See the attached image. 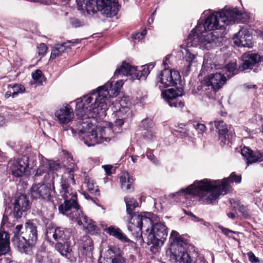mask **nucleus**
I'll use <instances>...</instances> for the list:
<instances>
[{
	"mask_svg": "<svg viewBox=\"0 0 263 263\" xmlns=\"http://www.w3.org/2000/svg\"><path fill=\"white\" fill-rule=\"evenodd\" d=\"M123 85L122 80L115 82L109 81L104 86L76 100V114L79 120L76 128H72L71 132L73 135H84L83 138L88 146L110 140L106 134L110 132V129L92 125L89 118H94L100 111L104 113L108 108V99L117 96Z\"/></svg>",
	"mask_w": 263,
	"mask_h": 263,
	"instance_id": "1",
	"label": "nucleus"
},
{
	"mask_svg": "<svg viewBox=\"0 0 263 263\" xmlns=\"http://www.w3.org/2000/svg\"><path fill=\"white\" fill-rule=\"evenodd\" d=\"M240 181L241 177L232 173L229 178L222 180L204 179L196 181L186 189H182L176 194L185 198H188V196L197 197L201 201L208 204H213L220 194L227 193L231 182L239 183Z\"/></svg>",
	"mask_w": 263,
	"mask_h": 263,
	"instance_id": "2",
	"label": "nucleus"
},
{
	"mask_svg": "<svg viewBox=\"0 0 263 263\" xmlns=\"http://www.w3.org/2000/svg\"><path fill=\"white\" fill-rule=\"evenodd\" d=\"M57 189L59 191V195L64 199V203L59 206V212L67 216L79 226H82L88 232H95L97 226L80 209L77 193L70 187L68 180L62 178L57 183Z\"/></svg>",
	"mask_w": 263,
	"mask_h": 263,
	"instance_id": "3",
	"label": "nucleus"
},
{
	"mask_svg": "<svg viewBox=\"0 0 263 263\" xmlns=\"http://www.w3.org/2000/svg\"><path fill=\"white\" fill-rule=\"evenodd\" d=\"M154 214L151 213L135 214L132 216L129 222L128 230L133 231L138 228L141 232L142 238H146L147 243L152 244L153 247L162 246L167 236L168 231L166 226L162 223L154 224Z\"/></svg>",
	"mask_w": 263,
	"mask_h": 263,
	"instance_id": "4",
	"label": "nucleus"
},
{
	"mask_svg": "<svg viewBox=\"0 0 263 263\" xmlns=\"http://www.w3.org/2000/svg\"><path fill=\"white\" fill-rule=\"evenodd\" d=\"M170 248L166 252L167 257L172 262L205 263L204 259L200 258L196 260L191 258L186 250L187 243L181 238L179 233L172 231L170 238Z\"/></svg>",
	"mask_w": 263,
	"mask_h": 263,
	"instance_id": "5",
	"label": "nucleus"
},
{
	"mask_svg": "<svg viewBox=\"0 0 263 263\" xmlns=\"http://www.w3.org/2000/svg\"><path fill=\"white\" fill-rule=\"evenodd\" d=\"M241 15L242 13L236 8L215 12L206 17L203 25H202V28L204 31L221 29L228 25L238 23Z\"/></svg>",
	"mask_w": 263,
	"mask_h": 263,
	"instance_id": "6",
	"label": "nucleus"
},
{
	"mask_svg": "<svg viewBox=\"0 0 263 263\" xmlns=\"http://www.w3.org/2000/svg\"><path fill=\"white\" fill-rule=\"evenodd\" d=\"M78 9L86 10L88 14H94L97 9L106 17L115 16L119 10V5L117 0H76Z\"/></svg>",
	"mask_w": 263,
	"mask_h": 263,
	"instance_id": "7",
	"label": "nucleus"
},
{
	"mask_svg": "<svg viewBox=\"0 0 263 263\" xmlns=\"http://www.w3.org/2000/svg\"><path fill=\"white\" fill-rule=\"evenodd\" d=\"M202 24L198 23L193 30L187 41L191 43V46H199L200 48L209 50L217 45L219 38L213 32H206L202 29Z\"/></svg>",
	"mask_w": 263,
	"mask_h": 263,
	"instance_id": "8",
	"label": "nucleus"
},
{
	"mask_svg": "<svg viewBox=\"0 0 263 263\" xmlns=\"http://www.w3.org/2000/svg\"><path fill=\"white\" fill-rule=\"evenodd\" d=\"M61 168V165L58 162L51 160H43L40 166L36 169L34 174L36 177H43V180L45 182L50 181L52 185L53 189H57V183L62 178L68 180L69 179L63 176L60 177L54 173L58 171ZM58 190V189H57ZM59 192V191L57 190Z\"/></svg>",
	"mask_w": 263,
	"mask_h": 263,
	"instance_id": "9",
	"label": "nucleus"
},
{
	"mask_svg": "<svg viewBox=\"0 0 263 263\" xmlns=\"http://www.w3.org/2000/svg\"><path fill=\"white\" fill-rule=\"evenodd\" d=\"M180 79V73L178 71L164 68L157 78L156 86L162 90L166 87L175 85Z\"/></svg>",
	"mask_w": 263,
	"mask_h": 263,
	"instance_id": "10",
	"label": "nucleus"
},
{
	"mask_svg": "<svg viewBox=\"0 0 263 263\" xmlns=\"http://www.w3.org/2000/svg\"><path fill=\"white\" fill-rule=\"evenodd\" d=\"M154 67L153 64L147 66L142 67V70H138L137 67L131 66L128 63L123 62L121 66L116 69L115 72V76L119 75L132 76L133 78L139 80L141 77H146L150 72V68Z\"/></svg>",
	"mask_w": 263,
	"mask_h": 263,
	"instance_id": "11",
	"label": "nucleus"
},
{
	"mask_svg": "<svg viewBox=\"0 0 263 263\" xmlns=\"http://www.w3.org/2000/svg\"><path fill=\"white\" fill-rule=\"evenodd\" d=\"M241 58L242 63L239 67L241 71L253 69L254 72H258L259 64L263 61V57L257 53L243 54Z\"/></svg>",
	"mask_w": 263,
	"mask_h": 263,
	"instance_id": "12",
	"label": "nucleus"
},
{
	"mask_svg": "<svg viewBox=\"0 0 263 263\" xmlns=\"http://www.w3.org/2000/svg\"><path fill=\"white\" fill-rule=\"evenodd\" d=\"M183 95V89L178 88L176 89L172 88L165 90L161 93L162 97L171 107L180 108L183 107L184 104L181 101H178V98L181 97Z\"/></svg>",
	"mask_w": 263,
	"mask_h": 263,
	"instance_id": "13",
	"label": "nucleus"
},
{
	"mask_svg": "<svg viewBox=\"0 0 263 263\" xmlns=\"http://www.w3.org/2000/svg\"><path fill=\"white\" fill-rule=\"evenodd\" d=\"M124 252L119 247L109 246L103 263H126Z\"/></svg>",
	"mask_w": 263,
	"mask_h": 263,
	"instance_id": "14",
	"label": "nucleus"
},
{
	"mask_svg": "<svg viewBox=\"0 0 263 263\" xmlns=\"http://www.w3.org/2000/svg\"><path fill=\"white\" fill-rule=\"evenodd\" d=\"M71 232L69 229L57 228H48L46 230V236L48 238H53L57 242L70 241Z\"/></svg>",
	"mask_w": 263,
	"mask_h": 263,
	"instance_id": "15",
	"label": "nucleus"
},
{
	"mask_svg": "<svg viewBox=\"0 0 263 263\" xmlns=\"http://www.w3.org/2000/svg\"><path fill=\"white\" fill-rule=\"evenodd\" d=\"M227 80L224 74L220 72H216L205 78L202 81V84L207 86H210L214 91H217L226 83Z\"/></svg>",
	"mask_w": 263,
	"mask_h": 263,
	"instance_id": "16",
	"label": "nucleus"
},
{
	"mask_svg": "<svg viewBox=\"0 0 263 263\" xmlns=\"http://www.w3.org/2000/svg\"><path fill=\"white\" fill-rule=\"evenodd\" d=\"M9 165L12 174L16 177L22 176L28 166V158L24 157L17 160H11Z\"/></svg>",
	"mask_w": 263,
	"mask_h": 263,
	"instance_id": "17",
	"label": "nucleus"
},
{
	"mask_svg": "<svg viewBox=\"0 0 263 263\" xmlns=\"http://www.w3.org/2000/svg\"><path fill=\"white\" fill-rule=\"evenodd\" d=\"M31 197L35 199H46L50 195V187L47 184H33L30 190Z\"/></svg>",
	"mask_w": 263,
	"mask_h": 263,
	"instance_id": "18",
	"label": "nucleus"
},
{
	"mask_svg": "<svg viewBox=\"0 0 263 263\" xmlns=\"http://www.w3.org/2000/svg\"><path fill=\"white\" fill-rule=\"evenodd\" d=\"M234 44L239 47L250 48L252 47V36L246 29H242L233 37Z\"/></svg>",
	"mask_w": 263,
	"mask_h": 263,
	"instance_id": "19",
	"label": "nucleus"
},
{
	"mask_svg": "<svg viewBox=\"0 0 263 263\" xmlns=\"http://www.w3.org/2000/svg\"><path fill=\"white\" fill-rule=\"evenodd\" d=\"M55 116L62 124H66L72 120L74 112L72 108L69 105L63 106L55 111Z\"/></svg>",
	"mask_w": 263,
	"mask_h": 263,
	"instance_id": "20",
	"label": "nucleus"
},
{
	"mask_svg": "<svg viewBox=\"0 0 263 263\" xmlns=\"http://www.w3.org/2000/svg\"><path fill=\"white\" fill-rule=\"evenodd\" d=\"M21 234L29 246H33L36 242L37 239L36 227L32 223H26L25 232H22Z\"/></svg>",
	"mask_w": 263,
	"mask_h": 263,
	"instance_id": "21",
	"label": "nucleus"
},
{
	"mask_svg": "<svg viewBox=\"0 0 263 263\" xmlns=\"http://www.w3.org/2000/svg\"><path fill=\"white\" fill-rule=\"evenodd\" d=\"M29 203L25 195L19 196L14 203L13 216L16 218H21L23 213L29 209Z\"/></svg>",
	"mask_w": 263,
	"mask_h": 263,
	"instance_id": "22",
	"label": "nucleus"
},
{
	"mask_svg": "<svg viewBox=\"0 0 263 263\" xmlns=\"http://www.w3.org/2000/svg\"><path fill=\"white\" fill-rule=\"evenodd\" d=\"M241 154L246 159L248 165L263 161L262 153L259 151H253L247 147H244L241 149Z\"/></svg>",
	"mask_w": 263,
	"mask_h": 263,
	"instance_id": "23",
	"label": "nucleus"
},
{
	"mask_svg": "<svg viewBox=\"0 0 263 263\" xmlns=\"http://www.w3.org/2000/svg\"><path fill=\"white\" fill-rule=\"evenodd\" d=\"M124 102L123 100L120 101L116 100L112 103L111 110L116 118H122L126 119L131 116L132 112L130 109L127 106H123L122 103H124Z\"/></svg>",
	"mask_w": 263,
	"mask_h": 263,
	"instance_id": "24",
	"label": "nucleus"
},
{
	"mask_svg": "<svg viewBox=\"0 0 263 263\" xmlns=\"http://www.w3.org/2000/svg\"><path fill=\"white\" fill-rule=\"evenodd\" d=\"M191 46V43L187 41V48L184 49V52L182 51V53L184 55L183 59L188 63L187 65L182 71V73L186 76L188 75L190 71L192 64L196 62V54L189 48V47Z\"/></svg>",
	"mask_w": 263,
	"mask_h": 263,
	"instance_id": "25",
	"label": "nucleus"
},
{
	"mask_svg": "<svg viewBox=\"0 0 263 263\" xmlns=\"http://www.w3.org/2000/svg\"><path fill=\"white\" fill-rule=\"evenodd\" d=\"M105 232L123 242H129L130 239L117 227L110 226L105 229Z\"/></svg>",
	"mask_w": 263,
	"mask_h": 263,
	"instance_id": "26",
	"label": "nucleus"
},
{
	"mask_svg": "<svg viewBox=\"0 0 263 263\" xmlns=\"http://www.w3.org/2000/svg\"><path fill=\"white\" fill-rule=\"evenodd\" d=\"M215 125L219 134V138L224 143L230 139L227 125L222 121L215 122Z\"/></svg>",
	"mask_w": 263,
	"mask_h": 263,
	"instance_id": "27",
	"label": "nucleus"
},
{
	"mask_svg": "<svg viewBox=\"0 0 263 263\" xmlns=\"http://www.w3.org/2000/svg\"><path fill=\"white\" fill-rule=\"evenodd\" d=\"M71 43V41H68L55 45L51 50L50 59L53 60L60 56L66 48L70 47Z\"/></svg>",
	"mask_w": 263,
	"mask_h": 263,
	"instance_id": "28",
	"label": "nucleus"
},
{
	"mask_svg": "<svg viewBox=\"0 0 263 263\" xmlns=\"http://www.w3.org/2000/svg\"><path fill=\"white\" fill-rule=\"evenodd\" d=\"M10 250L9 236L4 231L0 232V256L6 254Z\"/></svg>",
	"mask_w": 263,
	"mask_h": 263,
	"instance_id": "29",
	"label": "nucleus"
},
{
	"mask_svg": "<svg viewBox=\"0 0 263 263\" xmlns=\"http://www.w3.org/2000/svg\"><path fill=\"white\" fill-rule=\"evenodd\" d=\"M55 249L63 256H66L72 251L71 241H60L55 245Z\"/></svg>",
	"mask_w": 263,
	"mask_h": 263,
	"instance_id": "30",
	"label": "nucleus"
},
{
	"mask_svg": "<svg viewBox=\"0 0 263 263\" xmlns=\"http://www.w3.org/2000/svg\"><path fill=\"white\" fill-rule=\"evenodd\" d=\"M81 247L82 248V252L83 255H87L93 248L92 240L88 235H84L81 239Z\"/></svg>",
	"mask_w": 263,
	"mask_h": 263,
	"instance_id": "31",
	"label": "nucleus"
},
{
	"mask_svg": "<svg viewBox=\"0 0 263 263\" xmlns=\"http://www.w3.org/2000/svg\"><path fill=\"white\" fill-rule=\"evenodd\" d=\"M121 186L123 191H127L131 189L133 179L127 172L122 173L120 177Z\"/></svg>",
	"mask_w": 263,
	"mask_h": 263,
	"instance_id": "32",
	"label": "nucleus"
},
{
	"mask_svg": "<svg viewBox=\"0 0 263 263\" xmlns=\"http://www.w3.org/2000/svg\"><path fill=\"white\" fill-rule=\"evenodd\" d=\"M222 71L224 72V73L223 74L226 76V78H228V79L236 74L237 70L236 62L229 63L223 68Z\"/></svg>",
	"mask_w": 263,
	"mask_h": 263,
	"instance_id": "33",
	"label": "nucleus"
},
{
	"mask_svg": "<svg viewBox=\"0 0 263 263\" xmlns=\"http://www.w3.org/2000/svg\"><path fill=\"white\" fill-rule=\"evenodd\" d=\"M85 182L87 184L88 190L91 194L96 196L100 195L98 187L92 179L86 176L85 178Z\"/></svg>",
	"mask_w": 263,
	"mask_h": 263,
	"instance_id": "34",
	"label": "nucleus"
},
{
	"mask_svg": "<svg viewBox=\"0 0 263 263\" xmlns=\"http://www.w3.org/2000/svg\"><path fill=\"white\" fill-rule=\"evenodd\" d=\"M124 200L126 205V211L127 213L130 215V219H131L132 216L137 214L136 213L133 214L132 213L135 208L138 206V203L133 198L125 197ZM130 220H129V221Z\"/></svg>",
	"mask_w": 263,
	"mask_h": 263,
	"instance_id": "35",
	"label": "nucleus"
},
{
	"mask_svg": "<svg viewBox=\"0 0 263 263\" xmlns=\"http://www.w3.org/2000/svg\"><path fill=\"white\" fill-rule=\"evenodd\" d=\"M8 88L12 90V98L16 97L19 93H22L25 90L24 86L21 84L9 85Z\"/></svg>",
	"mask_w": 263,
	"mask_h": 263,
	"instance_id": "36",
	"label": "nucleus"
},
{
	"mask_svg": "<svg viewBox=\"0 0 263 263\" xmlns=\"http://www.w3.org/2000/svg\"><path fill=\"white\" fill-rule=\"evenodd\" d=\"M192 122L190 121L187 123V127L183 128L181 129H177L176 131L179 132L183 137H187L190 136V130L192 127Z\"/></svg>",
	"mask_w": 263,
	"mask_h": 263,
	"instance_id": "37",
	"label": "nucleus"
},
{
	"mask_svg": "<svg viewBox=\"0 0 263 263\" xmlns=\"http://www.w3.org/2000/svg\"><path fill=\"white\" fill-rule=\"evenodd\" d=\"M192 126L195 128L199 134H203L206 130V127L203 124L196 122H192Z\"/></svg>",
	"mask_w": 263,
	"mask_h": 263,
	"instance_id": "38",
	"label": "nucleus"
},
{
	"mask_svg": "<svg viewBox=\"0 0 263 263\" xmlns=\"http://www.w3.org/2000/svg\"><path fill=\"white\" fill-rule=\"evenodd\" d=\"M47 49L48 48L45 44H40L37 47V52L39 54L42 55H44L46 52Z\"/></svg>",
	"mask_w": 263,
	"mask_h": 263,
	"instance_id": "39",
	"label": "nucleus"
},
{
	"mask_svg": "<svg viewBox=\"0 0 263 263\" xmlns=\"http://www.w3.org/2000/svg\"><path fill=\"white\" fill-rule=\"evenodd\" d=\"M42 77V71L37 69L34 72L32 73V77L35 81H39L40 79Z\"/></svg>",
	"mask_w": 263,
	"mask_h": 263,
	"instance_id": "40",
	"label": "nucleus"
},
{
	"mask_svg": "<svg viewBox=\"0 0 263 263\" xmlns=\"http://www.w3.org/2000/svg\"><path fill=\"white\" fill-rule=\"evenodd\" d=\"M249 260L252 263L257 262L258 261V258H257L254 254L252 252H249L247 253Z\"/></svg>",
	"mask_w": 263,
	"mask_h": 263,
	"instance_id": "41",
	"label": "nucleus"
},
{
	"mask_svg": "<svg viewBox=\"0 0 263 263\" xmlns=\"http://www.w3.org/2000/svg\"><path fill=\"white\" fill-rule=\"evenodd\" d=\"M154 136V134L151 130H146V132L144 133V137L147 140H151L153 139Z\"/></svg>",
	"mask_w": 263,
	"mask_h": 263,
	"instance_id": "42",
	"label": "nucleus"
},
{
	"mask_svg": "<svg viewBox=\"0 0 263 263\" xmlns=\"http://www.w3.org/2000/svg\"><path fill=\"white\" fill-rule=\"evenodd\" d=\"M22 227H23V226L22 224H18L16 226V227L15 228V229L13 231L14 236L15 237L19 236V235L20 234V231L22 229Z\"/></svg>",
	"mask_w": 263,
	"mask_h": 263,
	"instance_id": "43",
	"label": "nucleus"
},
{
	"mask_svg": "<svg viewBox=\"0 0 263 263\" xmlns=\"http://www.w3.org/2000/svg\"><path fill=\"white\" fill-rule=\"evenodd\" d=\"M126 120V119L122 118H116V120L115 121V124L117 126H122L124 123V121Z\"/></svg>",
	"mask_w": 263,
	"mask_h": 263,
	"instance_id": "44",
	"label": "nucleus"
},
{
	"mask_svg": "<svg viewBox=\"0 0 263 263\" xmlns=\"http://www.w3.org/2000/svg\"><path fill=\"white\" fill-rule=\"evenodd\" d=\"M8 214V210L7 209H6L5 210V214L3 216V219H2V223H1V228L3 227V226L4 225H5V224L6 223V222L7 221V220H8V217L7 216V215Z\"/></svg>",
	"mask_w": 263,
	"mask_h": 263,
	"instance_id": "45",
	"label": "nucleus"
},
{
	"mask_svg": "<svg viewBox=\"0 0 263 263\" xmlns=\"http://www.w3.org/2000/svg\"><path fill=\"white\" fill-rule=\"evenodd\" d=\"M102 167L104 168V171L106 172V175H110L111 174V169L112 168L111 165H103Z\"/></svg>",
	"mask_w": 263,
	"mask_h": 263,
	"instance_id": "46",
	"label": "nucleus"
},
{
	"mask_svg": "<svg viewBox=\"0 0 263 263\" xmlns=\"http://www.w3.org/2000/svg\"><path fill=\"white\" fill-rule=\"evenodd\" d=\"M219 228L221 230V231L226 235H229V233H234V232L230 230L227 228H223L222 226H219Z\"/></svg>",
	"mask_w": 263,
	"mask_h": 263,
	"instance_id": "47",
	"label": "nucleus"
},
{
	"mask_svg": "<svg viewBox=\"0 0 263 263\" xmlns=\"http://www.w3.org/2000/svg\"><path fill=\"white\" fill-rule=\"evenodd\" d=\"M238 210L241 213H242L244 216H247L248 215V212L246 210V208L244 205H240L238 208Z\"/></svg>",
	"mask_w": 263,
	"mask_h": 263,
	"instance_id": "48",
	"label": "nucleus"
},
{
	"mask_svg": "<svg viewBox=\"0 0 263 263\" xmlns=\"http://www.w3.org/2000/svg\"><path fill=\"white\" fill-rule=\"evenodd\" d=\"M71 24L74 27H78L80 26V22L77 19L71 20Z\"/></svg>",
	"mask_w": 263,
	"mask_h": 263,
	"instance_id": "49",
	"label": "nucleus"
},
{
	"mask_svg": "<svg viewBox=\"0 0 263 263\" xmlns=\"http://www.w3.org/2000/svg\"><path fill=\"white\" fill-rule=\"evenodd\" d=\"M143 36H141L139 33H136V34L133 35V38L137 39L139 40H142Z\"/></svg>",
	"mask_w": 263,
	"mask_h": 263,
	"instance_id": "50",
	"label": "nucleus"
},
{
	"mask_svg": "<svg viewBox=\"0 0 263 263\" xmlns=\"http://www.w3.org/2000/svg\"><path fill=\"white\" fill-rule=\"evenodd\" d=\"M187 127V124H185L184 123H179L178 124V129H183V128Z\"/></svg>",
	"mask_w": 263,
	"mask_h": 263,
	"instance_id": "51",
	"label": "nucleus"
},
{
	"mask_svg": "<svg viewBox=\"0 0 263 263\" xmlns=\"http://www.w3.org/2000/svg\"><path fill=\"white\" fill-rule=\"evenodd\" d=\"M10 96L12 97V89L7 91L6 92L5 95V97L6 98H8Z\"/></svg>",
	"mask_w": 263,
	"mask_h": 263,
	"instance_id": "52",
	"label": "nucleus"
},
{
	"mask_svg": "<svg viewBox=\"0 0 263 263\" xmlns=\"http://www.w3.org/2000/svg\"><path fill=\"white\" fill-rule=\"evenodd\" d=\"M155 13V11L153 12V13L152 14V17L149 18L148 20H147V23L149 24H151V23H153V21H154V17H153V16L154 15Z\"/></svg>",
	"mask_w": 263,
	"mask_h": 263,
	"instance_id": "53",
	"label": "nucleus"
},
{
	"mask_svg": "<svg viewBox=\"0 0 263 263\" xmlns=\"http://www.w3.org/2000/svg\"><path fill=\"white\" fill-rule=\"evenodd\" d=\"M228 216L229 217V218H231L232 219H235V215L234 213H228L227 214Z\"/></svg>",
	"mask_w": 263,
	"mask_h": 263,
	"instance_id": "54",
	"label": "nucleus"
},
{
	"mask_svg": "<svg viewBox=\"0 0 263 263\" xmlns=\"http://www.w3.org/2000/svg\"><path fill=\"white\" fill-rule=\"evenodd\" d=\"M5 123V118L3 116H0V126Z\"/></svg>",
	"mask_w": 263,
	"mask_h": 263,
	"instance_id": "55",
	"label": "nucleus"
},
{
	"mask_svg": "<svg viewBox=\"0 0 263 263\" xmlns=\"http://www.w3.org/2000/svg\"><path fill=\"white\" fill-rule=\"evenodd\" d=\"M147 157L148 158V159H149V160H152L154 156L153 154H151V153H149V154H147Z\"/></svg>",
	"mask_w": 263,
	"mask_h": 263,
	"instance_id": "56",
	"label": "nucleus"
},
{
	"mask_svg": "<svg viewBox=\"0 0 263 263\" xmlns=\"http://www.w3.org/2000/svg\"><path fill=\"white\" fill-rule=\"evenodd\" d=\"M169 58H170V55H167L165 57L163 62V64L164 65H167V63H166V61L167 60H168L169 59Z\"/></svg>",
	"mask_w": 263,
	"mask_h": 263,
	"instance_id": "57",
	"label": "nucleus"
},
{
	"mask_svg": "<svg viewBox=\"0 0 263 263\" xmlns=\"http://www.w3.org/2000/svg\"><path fill=\"white\" fill-rule=\"evenodd\" d=\"M256 86L255 85H248L246 86V88L248 89L255 88Z\"/></svg>",
	"mask_w": 263,
	"mask_h": 263,
	"instance_id": "58",
	"label": "nucleus"
},
{
	"mask_svg": "<svg viewBox=\"0 0 263 263\" xmlns=\"http://www.w3.org/2000/svg\"><path fill=\"white\" fill-rule=\"evenodd\" d=\"M141 36H144L146 33V30H143L141 33H139Z\"/></svg>",
	"mask_w": 263,
	"mask_h": 263,
	"instance_id": "59",
	"label": "nucleus"
},
{
	"mask_svg": "<svg viewBox=\"0 0 263 263\" xmlns=\"http://www.w3.org/2000/svg\"><path fill=\"white\" fill-rule=\"evenodd\" d=\"M137 158V156H135V157H134V156H131V159H132V161L134 162V163H135L136 162V159Z\"/></svg>",
	"mask_w": 263,
	"mask_h": 263,
	"instance_id": "60",
	"label": "nucleus"
},
{
	"mask_svg": "<svg viewBox=\"0 0 263 263\" xmlns=\"http://www.w3.org/2000/svg\"><path fill=\"white\" fill-rule=\"evenodd\" d=\"M85 197L87 199L92 200V198L89 195H85Z\"/></svg>",
	"mask_w": 263,
	"mask_h": 263,
	"instance_id": "61",
	"label": "nucleus"
},
{
	"mask_svg": "<svg viewBox=\"0 0 263 263\" xmlns=\"http://www.w3.org/2000/svg\"><path fill=\"white\" fill-rule=\"evenodd\" d=\"M188 214L195 218H197V217L191 212H190Z\"/></svg>",
	"mask_w": 263,
	"mask_h": 263,
	"instance_id": "62",
	"label": "nucleus"
},
{
	"mask_svg": "<svg viewBox=\"0 0 263 263\" xmlns=\"http://www.w3.org/2000/svg\"><path fill=\"white\" fill-rule=\"evenodd\" d=\"M188 214L195 218H197V217L191 212H190Z\"/></svg>",
	"mask_w": 263,
	"mask_h": 263,
	"instance_id": "63",
	"label": "nucleus"
},
{
	"mask_svg": "<svg viewBox=\"0 0 263 263\" xmlns=\"http://www.w3.org/2000/svg\"><path fill=\"white\" fill-rule=\"evenodd\" d=\"M71 179L73 183H75V180L74 179V178L72 177L71 178Z\"/></svg>",
	"mask_w": 263,
	"mask_h": 263,
	"instance_id": "64",
	"label": "nucleus"
}]
</instances>
